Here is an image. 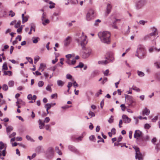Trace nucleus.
Returning <instances> with one entry per match:
<instances>
[{
  "label": "nucleus",
  "mask_w": 160,
  "mask_h": 160,
  "mask_svg": "<svg viewBox=\"0 0 160 160\" xmlns=\"http://www.w3.org/2000/svg\"><path fill=\"white\" fill-rule=\"evenodd\" d=\"M77 37L76 40L77 42L82 47L83 51L81 53L82 58H88L91 52V50L90 49H84V46L87 44L88 41L87 40V37L84 34V33L82 32L81 33H79L76 34Z\"/></svg>",
  "instance_id": "f257e3e1"
},
{
  "label": "nucleus",
  "mask_w": 160,
  "mask_h": 160,
  "mask_svg": "<svg viewBox=\"0 0 160 160\" xmlns=\"http://www.w3.org/2000/svg\"><path fill=\"white\" fill-rule=\"evenodd\" d=\"M98 36L102 42L107 44L110 43L111 34L109 32L105 31L99 32L98 33Z\"/></svg>",
  "instance_id": "f03ea898"
},
{
  "label": "nucleus",
  "mask_w": 160,
  "mask_h": 160,
  "mask_svg": "<svg viewBox=\"0 0 160 160\" xmlns=\"http://www.w3.org/2000/svg\"><path fill=\"white\" fill-rule=\"evenodd\" d=\"M146 50L144 47L141 45H139L137 50L136 56H137L140 58H143L146 55Z\"/></svg>",
  "instance_id": "7ed1b4c3"
},
{
  "label": "nucleus",
  "mask_w": 160,
  "mask_h": 160,
  "mask_svg": "<svg viewBox=\"0 0 160 160\" xmlns=\"http://www.w3.org/2000/svg\"><path fill=\"white\" fill-rule=\"evenodd\" d=\"M114 60V58L112 53H108L106 57V60L105 61H102L98 62L99 64L106 65L109 62L113 61Z\"/></svg>",
  "instance_id": "20e7f679"
},
{
  "label": "nucleus",
  "mask_w": 160,
  "mask_h": 160,
  "mask_svg": "<svg viewBox=\"0 0 160 160\" xmlns=\"http://www.w3.org/2000/svg\"><path fill=\"white\" fill-rule=\"evenodd\" d=\"M74 54L66 55V57L67 58L65 61L66 63L69 65H74L76 62V60L74 59Z\"/></svg>",
  "instance_id": "39448f33"
},
{
  "label": "nucleus",
  "mask_w": 160,
  "mask_h": 160,
  "mask_svg": "<svg viewBox=\"0 0 160 160\" xmlns=\"http://www.w3.org/2000/svg\"><path fill=\"white\" fill-rule=\"evenodd\" d=\"M133 148L136 152L135 158L138 160H143V158L142 154L140 152L139 148L136 146H134Z\"/></svg>",
  "instance_id": "423d86ee"
},
{
  "label": "nucleus",
  "mask_w": 160,
  "mask_h": 160,
  "mask_svg": "<svg viewBox=\"0 0 160 160\" xmlns=\"http://www.w3.org/2000/svg\"><path fill=\"white\" fill-rule=\"evenodd\" d=\"M94 11L92 9L89 10L86 15V19L90 21L92 19L94 16Z\"/></svg>",
  "instance_id": "0eeeda50"
},
{
  "label": "nucleus",
  "mask_w": 160,
  "mask_h": 160,
  "mask_svg": "<svg viewBox=\"0 0 160 160\" xmlns=\"http://www.w3.org/2000/svg\"><path fill=\"white\" fill-rule=\"evenodd\" d=\"M143 136V134L139 130H136L135 131L134 137L137 140H138L140 139H142Z\"/></svg>",
  "instance_id": "6e6552de"
},
{
  "label": "nucleus",
  "mask_w": 160,
  "mask_h": 160,
  "mask_svg": "<svg viewBox=\"0 0 160 160\" xmlns=\"http://www.w3.org/2000/svg\"><path fill=\"white\" fill-rule=\"evenodd\" d=\"M157 29L155 28L152 29V32L150 33L149 35L145 36L144 37V40H147L148 38H150L151 36H155L158 34V32H157Z\"/></svg>",
  "instance_id": "1a4fd4ad"
},
{
  "label": "nucleus",
  "mask_w": 160,
  "mask_h": 160,
  "mask_svg": "<svg viewBox=\"0 0 160 160\" xmlns=\"http://www.w3.org/2000/svg\"><path fill=\"white\" fill-rule=\"evenodd\" d=\"M145 3V1L143 0L138 2L136 5L137 9H138L141 8L144 5Z\"/></svg>",
  "instance_id": "9d476101"
},
{
  "label": "nucleus",
  "mask_w": 160,
  "mask_h": 160,
  "mask_svg": "<svg viewBox=\"0 0 160 160\" xmlns=\"http://www.w3.org/2000/svg\"><path fill=\"white\" fill-rule=\"evenodd\" d=\"M122 118L125 123H128L131 121V119L125 115H123L122 116Z\"/></svg>",
  "instance_id": "9b49d317"
},
{
  "label": "nucleus",
  "mask_w": 160,
  "mask_h": 160,
  "mask_svg": "<svg viewBox=\"0 0 160 160\" xmlns=\"http://www.w3.org/2000/svg\"><path fill=\"white\" fill-rule=\"evenodd\" d=\"M71 41V37L69 36L64 41V45L66 46L68 45Z\"/></svg>",
  "instance_id": "f8f14e48"
},
{
  "label": "nucleus",
  "mask_w": 160,
  "mask_h": 160,
  "mask_svg": "<svg viewBox=\"0 0 160 160\" xmlns=\"http://www.w3.org/2000/svg\"><path fill=\"white\" fill-rule=\"evenodd\" d=\"M68 148L70 150L75 152L77 153H79V151L72 146H68Z\"/></svg>",
  "instance_id": "ddd939ff"
},
{
  "label": "nucleus",
  "mask_w": 160,
  "mask_h": 160,
  "mask_svg": "<svg viewBox=\"0 0 160 160\" xmlns=\"http://www.w3.org/2000/svg\"><path fill=\"white\" fill-rule=\"evenodd\" d=\"M150 113V110L149 109L146 108L142 112V114L143 115H148Z\"/></svg>",
  "instance_id": "4468645a"
},
{
  "label": "nucleus",
  "mask_w": 160,
  "mask_h": 160,
  "mask_svg": "<svg viewBox=\"0 0 160 160\" xmlns=\"http://www.w3.org/2000/svg\"><path fill=\"white\" fill-rule=\"evenodd\" d=\"M112 8V6L110 3H108L107 4L106 13L108 15L110 13Z\"/></svg>",
  "instance_id": "2eb2a0df"
},
{
  "label": "nucleus",
  "mask_w": 160,
  "mask_h": 160,
  "mask_svg": "<svg viewBox=\"0 0 160 160\" xmlns=\"http://www.w3.org/2000/svg\"><path fill=\"white\" fill-rule=\"evenodd\" d=\"M16 103L17 104H19L21 105L24 106L25 105V102L20 99H18Z\"/></svg>",
  "instance_id": "dca6fc26"
},
{
  "label": "nucleus",
  "mask_w": 160,
  "mask_h": 160,
  "mask_svg": "<svg viewBox=\"0 0 160 160\" xmlns=\"http://www.w3.org/2000/svg\"><path fill=\"white\" fill-rule=\"evenodd\" d=\"M39 128L40 129L44 128L45 124L44 122H42V121L39 120Z\"/></svg>",
  "instance_id": "f3484780"
},
{
  "label": "nucleus",
  "mask_w": 160,
  "mask_h": 160,
  "mask_svg": "<svg viewBox=\"0 0 160 160\" xmlns=\"http://www.w3.org/2000/svg\"><path fill=\"white\" fill-rule=\"evenodd\" d=\"M51 104H50L47 103L45 104V107L46 108L47 114L49 113L48 110L51 108Z\"/></svg>",
  "instance_id": "a211bd4d"
},
{
  "label": "nucleus",
  "mask_w": 160,
  "mask_h": 160,
  "mask_svg": "<svg viewBox=\"0 0 160 160\" xmlns=\"http://www.w3.org/2000/svg\"><path fill=\"white\" fill-rule=\"evenodd\" d=\"M4 74V75H8L9 76H11L12 75V72L11 71H3Z\"/></svg>",
  "instance_id": "6ab92c4d"
},
{
  "label": "nucleus",
  "mask_w": 160,
  "mask_h": 160,
  "mask_svg": "<svg viewBox=\"0 0 160 160\" xmlns=\"http://www.w3.org/2000/svg\"><path fill=\"white\" fill-rule=\"evenodd\" d=\"M33 42L34 43H37L38 41L40 40V39L38 37H34L32 38Z\"/></svg>",
  "instance_id": "aec40b11"
},
{
  "label": "nucleus",
  "mask_w": 160,
  "mask_h": 160,
  "mask_svg": "<svg viewBox=\"0 0 160 160\" xmlns=\"http://www.w3.org/2000/svg\"><path fill=\"white\" fill-rule=\"evenodd\" d=\"M13 129V128L12 127L9 126L6 128V131L7 133L11 131H12Z\"/></svg>",
  "instance_id": "412c9836"
},
{
  "label": "nucleus",
  "mask_w": 160,
  "mask_h": 160,
  "mask_svg": "<svg viewBox=\"0 0 160 160\" xmlns=\"http://www.w3.org/2000/svg\"><path fill=\"white\" fill-rule=\"evenodd\" d=\"M64 84V82L62 81L59 80L57 81V84L58 86L62 87Z\"/></svg>",
  "instance_id": "4be33fe9"
},
{
  "label": "nucleus",
  "mask_w": 160,
  "mask_h": 160,
  "mask_svg": "<svg viewBox=\"0 0 160 160\" xmlns=\"http://www.w3.org/2000/svg\"><path fill=\"white\" fill-rule=\"evenodd\" d=\"M56 152L59 155H62V153L61 151L59 149L58 147H56L55 148Z\"/></svg>",
  "instance_id": "5701e85b"
},
{
  "label": "nucleus",
  "mask_w": 160,
  "mask_h": 160,
  "mask_svg": "<svg viewBox=\"0 0 160 160\" xmlns=\"http://www.w3.org/2000/svg\"><path fill=\"white\" fill-rule=\"evenodd\" d=\"M132 88L133 90H135L137 92H140V89L139 88L134 86H133Z\"/></svg>",
  "instance_id": "b1692460"
},
{
  "label": "nucleus",
  "mask_w": 160,
  "mask_h": 160,
  "mask_svg": "<svg viewBox=\"0 0 160 160\" xmlns=\"http://www.w3.org/2000/svg\"><path fill=\"white\" fill-rule=\"evenodd\" d=\"M29 17L28 16H26L23 18H22V22L24 23L27 21Z\"/></svg>",
  "instance_id": "393cba45"
},
{
  "label": "nucleus",
  "mask_w": 160,
  "mask_h": 160,
  "mask_svg": "<svg viewBox=\"0 0 160 160\" xmlns=\"http://www.w3.org/2000/svg\"><path fill=\"white\" fill-rule=\"evenodd\" d=\"M49 3L50 4V5L49 7L50 8H54L55 3L51 1H50L49 2Z\"/></svg>",
  "instance_id": "a878e982"
},
{
  "label": "nucleus",
  "mask_w": 160,
  "mask_h": 160,
  "mask_svg": "<svg viewBox=\"0 0 160 160\" xmlns=\"http://www.w3.org/2000/svg\"><path fill=\"white\" fill-rule=\"evenodd\" d=\"M14 82L13 81H10L8 82V85L9 87H12L14 86Z\"/></svg>",
  "instance_id": "bb28decb"
},
{
  "label": "nucleus",
  "mask_w": 160,
  "mask_h": 160,
  "mask_svg": "<svg viewBox=\"0 0 160 160\" xmlns=\"http://www.w3.org/2000/svg\"><path fill=\"white\" fill-rule=\"evenodd\" d=\"M2 88L4 91H7L8 89V87L6 84H4L2 85Z\"/></svg>",
  "instance_id": "cd10ccee"
},
{
  "label": "nucleus",
  "mask_w": 160,
  "mask_h": 160,
  "mask_svg": "<svg viewBox=\"0 0 160 160\" xmlns=\"http://www.w3.org/2000/svg\"><path fill=\"white\" fill-rule=\"evenodd\" d=\"M84 66V65L83 63L81 62H80L79 63V64L76 67H75L74 68H82Z\"/></svg>",
  "instance_id": "c85d7f7f"
},
{
  "label": "nucleus",
  "mask_w": 160,
  "mask_h": 160,
  "mask_svg": "<svg viewBox=\"0 0 160 160\" xmlns=\"http://www.w3.org/2000/svg\"><path fill=\"white\" fill-rule=\"evenodd\" d=\"M5 145L2 142H0V149L2 150L4 148Z\"/></svg>",
  "instance_id": "c756f323"
},
{
  "label": "nucleus",
  "mask_w": 160,
  "mask_h": 160,
  "mask_svg": "<svg viewBox=\"0 0 160 160\" xmlns=\"http://www.w3.org/2000/svg\"><path fill=\"white\" fill-rule=\"evenodd\" d=\"M49 23V20L48 19H46L45 20L42 21V23L44 25H46V24Z\"/></svg>",
  "instance_id": "7c9ffc66"
},
{
  "label": "nucleus",
  "mask_w": 160,
  "mask_h": 160,
  "mask_svg": "<svg viewBox=\"0 0 160 160\" xmlns=\"http://www.w3.org/2000/svg\"><path fill=\"white\" fill-rule=\"evenodd\" d=\"M2 69L4 70H7L8 69V68L6 63H5L2 66Z\"/></svg>",
  "instance_id": "2f4dec72"
},
{
  "label": "nucleus",
  "mask_w": 160,
  "mask_h": 160,
  "mask_svg": "<svg viewBox=\"0 0 160 160\" xmlns=\"http://www.w3.org/2000/svg\"><path fill=\"white\" fill-rule=\"evenodd\" d=\"M138 75L140 77H143L144 75V74L143 72L138 71Z\"/></svg>",
  "instance_id": "473e14b6"
},
{
  "label": "nucleus",
  "mask_w": 160,
  "mask_h": 160,
  "mask_svg": "<svg viewBox=\"0 0 160 160\" xmlns=\"http://www.w3.org/2000/svg\"><path fill=\"white\" fill-rule=\"evenodd\" d=\"M50 120V119L48 117H47L45 118V119L44 120L43 122L44 123H47L49 122Z\"/></svg>",
  "instance_id": "72a5a7b5"
},
{
  "label": "nucleus",
  "mask_w": 160,
  "mask_h": 160,
  "mask_svg": "<svg viewBox=\"0 0 160 160\" xmlns=\"http://www.w3.org/2000/svg\"><path fill=\"white\" fill-rule=\"evenodd\" d=\"M108 122L109 123H112L113 122V116H111L108 120Z\"/></svg>",
  "instance_id": "f704fd0d"
},
{
  "label": "nucleus",
  "mask_w": 160,
  "mask_h": 160,
  "mask_svg": "<svg viewBox=\"0 0 160 160\" xmlns=\"http://www.w3.org/2000/svg\"><path fill=\"white\" fill-rule=\"evenodd\" d=\"M154 65L156 67L158 68H160V62H157L154 63Z\"/></svg>",
  "instance_id": "c9c22d12"
},
{
  "label": "nucleus",
  "mask_w": 160,
  "mask_h": 160,
  "mask_svg": "<svg viewBox=\"0 0 160 160\" xmlns=\"http://www.w3.org/2000/svg\"><path fill=\"white\" fill-rule=\"evenodd\" d=\"M109 70L107 69L106 71H105L104 72L103 74L105 76H108L109 75Z\"/></svg>",
  "instance_id": "e433bc0d"
},
{
  "label": "nucleus",
  "mask_w": 160,
  "mask_h": 160,
  "mask_svg": "<svg viewBox=\"0 0 160 160\" xmlns=\"http://www.w3.org/2000/svg\"><path fill=\"white\" fill-rule=\"evenodd\" d=\"M27 59L28 60V61L31 63L32 64L33 62L32 59L29 57H26Z\"/></svg>",
  "instance_id": "4c0bfd02"
},
{
  "label": "nucleus",
  "mask_w": 160,
  "mask_h": 160,
  "mask_svg": "<svg viewBox=\"0 0 160 160\" xmlns=\"http://www.w3.org/2000/svg\"><path fill=\"white\" fill-rule=\"evenodd\" d=\"M44 84V83L43 81H40L38 83V86L39 87H42Z\"/></svg>",
  "instance_id": "58836bf2"
},
{
  "label": "nucleus",
  "mask_w": 160,
  "mask_h": 160,
  "mask_svg": "<svg viewBox=\"0 0 160 160\" xmlns=\"http://www.w3.org/2000/svg\"><path fill=\"white\" fill-rule=\"evenodd\" d=\"M32 30H33L34 32L35 31V29L34 27L32 26H31L30 31L28 32L29 34H31L32 33Z\"/></svg>",
  "instance_id": "ea45409f"
},
{
  "label": "nucleus",
  "mask_w": 160,
  "mask_h": 160,
  "mask_svg": "<svg viewBox=\"0 0 160 160\" xmlns=\"http://www.w3.org/2000/svg\"><path fill=\"white\" fill-rule=\"evenodd\" d=\"M120 107L121 108V109L122 111H124L126 108V107L124 104H121L120 106Z\"/></svg>",
  "instance_id": "a19ab883"
},
{
  "label": "nucleus",
  "mask_w": 160,
  "mask_h": 160,
  "mask_svg": "<svg viewBox=\"0 0 160 160\" xmlns=\"http://www.w3.org/2000/svg\"><path fill=\"white\" fill-rule=\"evenodd\" d=\"M150 127V125L148 124H146L144 126V128L147 129H149Z\"/></svg>",
  "instance_id": "79ce46f5"
},
{
  "label": "nucleus",
  "mask_w": 160,
  "mask_h": 160,
  "mask_svg": "<svg viewBox=\"0 0 160 160\" xmlns=\"http://www.w3.org/2000/svg\"><path fill=\"white\" fill-rule=\"evenodd\" d=\"M15 15V13L12 11H10L9 14V15L12 17H13Z\"/></svg>",
  "instance_id": "37998d69"
},
{
  "label": "nucleus",
  "mask_w": 160,
  "mask_h": 160,
  "mask_svg": "<svg viewBox=\"0 0 160 160\" xmlns=\"http://www.w3.org/2000/svg\"><path fill=\"white\" fill-rule=\"evenodd\" d=\"M16 135V133L15 132H13L11 134L9 135V138H11L12 137H15V136Z\"/></svg>",
  "instance_id": "c03bdc74"
},
{
  "label": "nucleus",
  "mask_w": 160,
  "mask_h": 160,
  "mask_svg": "<svg viewBox=\"0 0 160 160\" xmlns=\"http://www.w3.org/2000/svg\"><path fill=\"white\" fill-rule=\"evenodd\" d=\"M88 114L91 116V118L92 117H94L95 116V114L94 113L91 111L89 112Z\"/></svg>",
  "instance_id": "a18cd8bd"
},
{
  "label": "nucleus",
  "mask_w": 160,
  "mask_h": 160,
  "mask_svg": "<svg viewBox=\"0 0 160 160\" xmlns=\"http://www.w3.org/2000/svg\"><path fill=\"white\" fill-rule=\"evenodd\" d=\"M119 20H118L117 19L116 20V21L114 22L113 23V25H112V26L114 28H117V26L116 25V22L118 21Z\"/></svg>",
  "instance_id": "49530a36"
},
{
  "label": "nucleus",
  "mask_w": 160,
  "mask_h": 160,
  "mask_svg": "<svg viewBox=\"0 0 160 160\" xmlns=\"http://www.w3.org/2000/svg\"><path fill=\"white\" fill-rule=\"evenodd\" d=\"M20 22H18L15 25V28H18L19 27H20Z\"/></svg>",
  "instance_id": "de8ad7c7"
},
{
  "label": "nucleus",
  "mask_w": 160,
  "mask_h": 160,
  "mask_svg": "<svg viewBox=\"0 0 160 160\" xmlns=\"http://www.w3.org/2000/svg\"><path fill=\"white\" fill-rule=\"evenodd\" d=\"M57 97V94L56 93L52 94L51 96V97L52 98H56Z\"/></svg>",
  "instance_id": "09e8293b"
},
{
  "label": "nucleus",
  "mask_w": 160,
  "mask_h": 160,
  "mask_svg": "<svg viewBox=\"0 0 160 160\" xmlns=\"http://www.w3.org/2000/svg\"><path fill=\"white\" fill-rule=\"evenodd\" d=\"M159 144H156L155 147V149L157 150V152H158L160 150V148L159 147Z\"/></svg>",
  "instance_id": "8fccbe9b"
},
{
  "label": "nucleus",
  "mask_w": 160,
  "mask_h": 160,
  "mask_svg": "<svg viewBox=\"0 0 160 160\" xmlns=\"http://www.w3.org/2000/svg\"><path fill=\"white\" fill-rule=\"evenodd\" d=\"M158 116H155L154 118L152 119V121L153 122H155L158 119Z\"/></svg>",
  "instance_id": "3c124183"
},
{
  "label": "nucleus",
  "mask_w": 160,
  "mask_h": 160,
  "mask_svg": "<svg viewBox=\"0 0 160 160\" xmlns=\"http://www.w3.org/2000/svg\"><path fill=\"white\" fill-rule=\"evenodd\" d=\"M22 38V37L20 35H18L17 36V37L16 38V40L18 39V40L20 41L21 40Z\"/></svg>",
  "instance_id": "603ef678"
},
{
  "label": "nucleus",
  "mask_w": 160,
  "mask_h": 160,
  "mask_svg": "<svg viewBox=\"0 0 160 160\" xmlns=\"http://www.w3.org/2000/svg\"><path fill=\"white\" fill-rule=\"evenodd\" d=\"M22 29V28L21 27H20L19 28H18L17 30V32L18 33L20 32Z\"/></svg>",
  "instance_id": "864d4df0"
},
{
  "label": "nucleus",
  "mask_w": 160,
  "mask_h": 160,
  "mask_svg": "<svg viewBox=\"0 0 160 160\" xmlns=\"http://www.w3.org/2000/svg\"><path fill=\"white\" fill-rule=\"evenodd\" d=\"M122 120H120L119 122V127L120 128L122 127Z\"/></svg>",
  "instance_id": "5fc2aeb1"
},
{
  "label": "nucleus",
  "mask_w": 160,
  "mask_h": 160,
  "mask_svg": "<svg viewBox=\"0 0 160 160\" xmlns=\"http://www.w3.org/2000/svg\"><path fill=\"white\" fill-rule=\"evenodd\" d=\"M156 141H157V139L156 138H154L152 140V142L154 144H155V142H156Z\"/></svg>",
  "instance_id": "6e6d98bb"
},
{
  "label": "nucleus",
  "mask_w": 160,
  "mask_h": 160,
  "mask_svg": "<svg viewBox=\"0 0 160 160\" xmlns=\"http://www.w3.org/2000/svg\"><path fill=\"white\" fill-rule=\"evenodd\" d=\"M58 61V59L56 58L55 60H52V63L53 64H55Z\"/></svg>",
  "instance_id": "4d7b16f0"
},
{
  "label": "nucleus",
  "mask_w": 160,
  "mask_h": 160,
  "mask_svg": "<svg viewBox=\"0 0 160 160\" xmlns=\"http://www.w3.org/2000/svg\"><path fill=\"white\" fill-rule=\"evenodd\" d=\"M111 131V132L113 134H115L116 133V129L114 128H113L112 129Z\"/></svg>",
  "instance_id": "13d9d810"
},
{
  "label": "nucleus",
  "mask_w": 160,
  "mask_h": 160,
  "mask_svg": "<svg viewBox=\"0 0 160 160\" xmlns=\"http://www.w3.org/2000/svg\"><path fill=\"white\" fill-rule=\"evenodd\" d=\"M147 22V21L145 22V21H144L143 20H140L139 21V22L140 24L143 25H144L145 24V23Z\"/></svg>",
  "instance_id": "bf43d9fd"
},
{
  "label": "nucleus",
  "mask_w": 160,
  "mask_h": 160,
  "mask_svg": "<svg viewBox=\"0 0 160 160\" xmlns=\"http://www.w3.org/2000/svg\"><path fill=\"white\" fill-rule=\"evenodd\" d=\"M95 138V137L94 135H92L89 137V138L90 140H93Z\"/></svg>",
  "instance_id": "052dcab7"
},
{
  "label": "nucleus",
  "mask_w": 160,
  "mask_h": 160,
  "mask_svg": "<svg viewBox=\"0 0 160 160\" xmlns=\"http://www.w3.org/2000/svg\"><path fill=\"white\" fill-rule=\"evenodd\" d=\"M104 101L103 100H102L101 102V103H100L101 107L102 108L104 106Z\"/></svg>",
  "instance_id": "680f3d73"
},
{
  "label": "nucleus",
  "mask_w": 160,
  "mask_h": 160,
  "mask_svg": "<svg viewBox=\"0 0 160 160\" xmlns=\"http://www.w3.org/2000/svg\"><path fill=\"white\" fill-rule=\"evenodd\" d=\"M37 98V96L35 95H34L32 96V100L34 101V102H35V100Z\"/></svg>",
  "instance_id": "e2e57ef3"
},
{
  "label": "nucleus",
  "mask_w": 160,
  "mask_h": 160,
  "mask_svg": "<svg viewBox=\"0 0 160 160\" xmlns=\"http://www.w3.org/2000/svg\"><path fill=\"white\" fill-rule=\"evenodd\" d=\"M37 98V96L35 95H34L32 96V100L34 101V102H35V100Z\"/></svg>",
  "instance_id": "0e129e2a"
},
{
  "label": "nucleus",
  "mask_w": 160,
  "mask_h": 160,
  "mask_svg": "<svg viewBox=\"0 0 160 160\" xmlns=\"http://www.w3.org/2000/svg\"><path fill=\"white\" fill-rule=\"evenodd\" d=\"M16 140L17 141H21L22 140V138L21 137H18L16 138Z\"/></svg>",
  "instance_id": "69168bd1"
},
{
  "label": "nucleus",
  "mask_w": 160,
  "mask_h": 160,
  "mask_svg": "<svg viewBox=\"0 0 160 160\" xmlns=\"http://www.w3.org/2000/svg\"><path fill=\"white\" fill-rule=\"evenodd\" d=\"M13 49L14 47L12 46H11L10 47V53L11 54L12 53Z\"/></svg>",
  "instance_id": "338daca9"
},
{
  "label": "nucleus",
  "mask_w": 160,
  "mask_h": 160,
  "mask_svg": "<svg viewBox=\"0 0 160 160\" xmlns=\"http://www.w3.org/2000/svg\"><path fill=\"white\" fill-rule=\"evenodd\" d=\"M26 138L28 140L32 141V139L31 138V137L30 136H28V135H27L26 136Z\"/></svg>",
  "instance_id": "774afa93"
}]
</instances>
